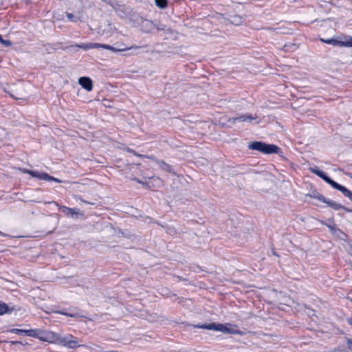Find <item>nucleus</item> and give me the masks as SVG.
<instances>
[{"mask_svg":"<svg viewBox=\"0 0 352 352\" xmlns=\"http://www.w3.org/2000/svg\"><path fill=\"white\" fill-rule=\"evenodd\" d=\"M41 340H47L53 343L58 344L66 346L69 349H76L81 345L78 344L76 339L72 335L62 336L59 334H55L52 332H48L46 333L45 338H41Z\"/></svg>","mask_w":352,"mask_h":352,"instance_id":"1","label":"nucleus"},{"mask_svg":"<svg viewBox=\"0 0 352 352\" xmlns=\"http://www.w3.org/2000/svg\"><path fill=\"white\" fill-rule=\"evenodd\" d=\"M196 327L209 329V330H214V331H221L223 333H228L234 334V335H243V332L236 329V327L235 325H232L230 324H219V323L216 324V323L213 322V323H210L208 325H206V324L201 325V326L197 325V326H196Z\"/></svg>","mask_w":352,"mask_h":352,"instance_id":"2","label":"nucleus"},{"mask_svg":"<svg viewBox=\"0 0 352 352\" xmlns=\"http://www.w3.org/2000/svg\"><path fill=\"white\" fill-rule=\"evenodd\" d=\"M76 47L78 48H80V49H83L85 50H90V49H93V48H102V49L111 50L114 52H122V51H125L127 50H138V49L141 48V46H138V45L131 46L130 47H126L124 46V44H122V47L116 48V47H114L109 45L94 43H82L80 45H77Z\"/></svg>","mask_w":352,"mask_h":352,"instance_id":"3","label":"nucleus"},{"mask_svg":"<svg viewBox=\"0 0 352 352\" xmlns=\"http://www.w3.org/2000/svg\"><path fill=\"white\" fill-rule=\"evenodd\" d=\"M251 150L258 151L264 154L277 153L279 148L274 144H269L263 142H253L248 145Z\"/></svg>","mask_w":352,"mask_h":352,"instance_id":"4","label":"nucleus"},{"mask_svg":"<svg viewBox=\"0 0 352 352\" xmlns=\"http://www.w3.org/2000/svg\"><path fill=\"white\" fill-rule=\"evenodd\" d=\"M17 170L23 173L29 174L32 177L38 178L41 180L54 181V182H56L58 183L62 182L61 180H60L57 178H55L54 177H52L45 173H40V172H37V171H33V170H28V169L23 168H18Z\"/></svg>","mask_w":352,"mask_h":352,"instance_id":"5","label":"nucleus"},{"mask_svg":"<svg viewBox=\"0 0 352 352\" xmlns=\"http://www.w3.org/2000/svg\"><path fill=\"white\" fill-rule=\"evenodd\" d=\"M258 118V116L256 115L252 116L251 114L247 113L241 115L239 117L231 118L228 120V122L232 124H235L237 122L252 123L253 121H255L256 123H259V121L257 120Z\"/></svg>","mask_w":352,"mask_h":352,"instance_id":"6","label":"nucleus"},{"mask_svg":"<svg viewBox=\"0 0 352 352\" xmlns=\"http://www.w3.org/2000/svg\"><path fill=\"white\" fill-rule=\"evenodd\" d=\"M128 151L133 153V155L140 157H146L148 159H151L152 160L155 161L159 165L160 168L162 170L166 171V172H169V173L173 172L172 167L169 164L165 163L163 161H159L153 157H149V156H146L144 155L138 154L135 151H133L132 149H128Z\"/></svg>","mask_w":352,"mask_h":352,"instance_id":"7","label":"nucleus"},{"mask_svg":"<svg viewBox=\"0 0 352 352\" xmlns=\"http://www.w3.org/2000/svg\"><path fill=\"white\" fill-rule=\"evenodd\" d=\"M79 85L87 91H90L93 89V82L89 77L83 76L78 78Z\"/></svg>","mask_w":352,"mask_h":352,"instance_id":"8","label":"nucleus"},{"mask_svg":"<svg viewBox=\"0 0 352 352\" xmlns=\"http://www.w3.org/2000/svg\"><path fill=\"white\" fill-rule=\"evenodd\" d=\"M113 27L108 22L104 23L98 28V33L101 35L109 36L113 31Z\"/></svg>","mask_w":352,"mask_h":352,"instance_id":"9","label":"nucleus"},{"mask_svg":"<svg viewBox=\"0 0 352 352\" xmlns=\"http://www.w3.org/2000/svg\"><path fill=\"white\" fill-rule=\"evenodd\" d=\"M323 42L329 44H333L336 45L338 43L339 45L342 47H352V37H349L347 40L345 41H337L336 40L333 39H329V40H322Z\"/></svg>","mask_w":352,"mask_h":352,"instance_id":"10","label":"nucleus"},{"mask_svg":"<svg viewBox=\"0 0 352 352\" xmlns=\"http://www.w3.org/2000/svg\"><path fill=\"white\" fill-rule=\"evenodd\" d=\"M59 208L66 215L72 217H76L80 214L79 209L71 208L66 206H59Z\"/></svg>","mask_w":352,"mask_h":352,"instance_id":"11","label":"nucleus"},{"mask_svg":"<svg viewBox=\"0 0 352 352\" xmlns=\"http://www.w3.org/2000/svg\"><path fill=\"white\" fill-rule=\"evenodd\" d=\"M310 171L314 174H316V175H318V177H320V178H322L324 181H325L327 183H329L330 181L331 180V179L330 177H329L328 176H327L324 172H322V170H320L317 166H315L314 168H309Z\"/></svg>","mask_w":352,"mask_h":352,"instance_id":"12","label":"nucleus"},{"mask_svg":"<svg viewBox=\"0 0 352 352\" xmlns=\"http://www.w3.org/2000/svg\"><path fill=\"white\" fill-rule=\"evenodd\" d=\"M10 332L15 333H25L28 336L36 337V330L34 329H12L10 330Z\"/></svg>","mask_w":352,"mask_h":352,"instance_id":"13","label":"nucleus"},{"mask_svg":"<svg viewBox=\"0 0 352 352\" xmlns=\"http://www.w3.org/2000/svg\"><path fill=\"white\" fill-rule=\"evenodd\" d=\"M141 27L144 32H149L155 28V25L149 20H143L141 23Z\"/></svg>","mask_w":352,"mask_h":352,"instance_id":"14","label":"nucleus"},{"mask_svg":"<svg viewBox=\"0 0 352 352\" xmlns=\"http://www.w3.org/2000/svg\"><path fill=\"white\" fill-rule=\"evenodd\" d=\"M320 200L323 201L324 203H327L331 208H333L336 210H339L340 209H345L342 205L340 204L336 203L333 201H327L325 198L322 196H320L318 198Z\"/></svg>","mask_w":352,"mask_h":352,"instance_id":"15","label":"nucleus"},{"mask_svg":"<svg viewBox=\"0 0 352 352\" xmlns=\"http://www.w3.org/2000/svg\"><path fill=\"white\" fill-rule=\"evenodd\" d=\"M9 94L11 96V97H12L13 98H14L16 100H21V99L24 98V97L25 96L23 90H22V89H14L12 90V91L10 92Z\"/></svg>","mask_w":352,"mask_h":352,"instance_id":"16","label":"nucleus"},{"mask_svg":"<svg viewBox=\"0 0 352 352\" xmlns=\"http://www.w3.org/2000/svg\"><path fill=\"white\" fill-rule=\"evenodd\" d=\"M329 184L331 185L335 189H337V190L341 191L344 196H345V194H346L349 191V190L346 188L336 183V182H334L332 179L330 181Z\"/></svg>","mask_w":352,"mask_h":352,"instance_id":"17","label":"nucleus"},{"mask_svg":"<svg viewBox=\"0 0 352 352\" xmlns=\"http://www.w3.org/2000/svg\"><path fill=\"white\" fill-rule=\"evenodd\" d=\"M229 20L232 24L235 25H241L243 22L242 17L239 15L231 16Z\"/></svg>","mask_w":352,"mask_h":352,"instance_id":"18","label":"nucleus"},{"mask_svg":"<svg viewBox=\"0 0 352 352\" xmlns=\"http://www.w3.org/2000/svg\"><path fill=\"white\" fill-rule=\"evenodd\" d=\"M155 4L160 8H164L167 6V0H155Z\"/></svg>","mask_w":352,"mask_h":352,"instance_id":"19","label":"nucleus"},{"mask_svg":"<svg viewBox=\"0 0 352 352\" xmlns=\"http://www.w3.org/2000/svg\"><path fill=\"white\" fill-rule=\"evenodd\" d=\"M8 311V307L5 303L0 302V315H3Z\"/></svg>","mask_w":352,"mask_h":352,"instance_id":"20","label":"nucleus"},{"mask_svg":"<svg viewBox=\"0 0 352 352\" xmlns=\"http://www.w3.org/2000/svg\"><path fill=\"white\" fill-rule=\"evenodd\" d=\"M0 43H1L3 45L8 47L12 45L11 41L8 40H4L3 39L2 36L0 35Z\"/></svg>","mask_w":352,"mask_h":352,"instance_id":"21","label":"nucleus"},{"mask_svg":"<svg viewBox=\"0 0 352 352\" xmlns=\"http://www.w3.org/2000/svg\"><path fill=\"white\" fill-rule=\"evenodd\" d=\"M322 223L327 226L330 229V230L331 231L332 233L335 234L336 232L337 229H336V226L327 224V223H324L323 221H322Z\"/></svg>","mask_w":352,"mask_h":352,"instance_id":"22","label":"nucleus"},{"mask_svg":"<svg viewBox=\"0 0 352 352\" xmlns=\"http://www.w3.org/2000/svg\"><path fill=\"white\" fill-rule=\"evenodd\" d=\"M346 344L348 349L352 352V339L348 338L346 340Z\"/></svg>","mask_w":352,"mask_h":352,"instance_id":"23","label":"nucleus"},{"mask_svg":"<svg viewBox=\"0 0 352 352\" xmlns=\"http://www.w3.org/2000/svg\"><path fill=\"white\" fill-rule=\"evenodd\" d=\"M155 28L158 30H166V27L162 24L155 25Z\"/></svg>","mask_w":352,"mask_h":352,"instance_id":"24","label":"nucleus"},{"mask_svg":"<svg viewBox=\"0 0 352 352\" xmlns=\"http://www.w3.org/2000/svg\"><path fill=\"white\" fill-rule=\"evenodd\" d=\"M67 17L69 21H75L74 16L72 13H67Z\"/></svg>","mask_w":352,"mask_h":352,"instance_id":"25","label":"nucleus"},{"mask_svg":"<svg viewBox=\"0 0 352 352\" xmlns=\"http://www.w3.org/2000/svg\"><path fill=\"white\" fill-rule=\"evenodd\" d=\"M345 196L347 197L351 201H352V192L349 190L346 194H345Z\"/></svg>","mask_w":352,"mask_h":352,"instance_id":"26","label":"nucleus"},{"mask_svg":"<svg viewBox=\"0 0 352 352\" xmlns=\"http://www.w3.org/2000/svg\"><path fill=\"white\" fill-rule=\"evenodd\" d=\"M7 135L8 134L4 131V130L0 128V135L5 136L4 138H6Z\"/></svg>","mask_w":352,"mask_h":352,"instance_id":"27","label":"nucleus"},{"mask_svg":"<svg viewBox=\"0 0 352 352\" xmlns=\"http://www.w3.org/2000/svg\"><path fill=\"white\" fill-rule=\"evenodd\" d=\"M61 314L67 316H69V317H76L77 316V314H70L64 313V312H61Z\"/></svg>","mask_w":352,"mask_h":352,"instance_id":"28","label":"nucleus"},{"mask_svg":"<svg viewBox=\"0 0 352 352\" xmlns=\"http://www.w3.org/2000/svg\"><path fill=\"white\" fill-rule=\"evenodd\" d=\"M348 322H349L351 325H352V318H349V319H348Z\"/></svg>","mask_w":352,"mask_h":352,"instance_id":"29","label":"nucleus"},{"mask_svg":"<svg viewBox=\"0 0 352 352\" xmlns=\"http://www.w3.org/2000/svg\"><path fill=\"white\" fill-rule=\"evenodd\" d=\"M50 204H56V206H58V204L57 203H56V202L52 201V202H50Z\"/></svg>","mask_w":352,"mask_h":352,"instance_id":"30","label":"nucleus"},{"mask_svg":"<svg viewBox=\"0 0 352 352\" xmlns=\"http://www.w3.org/2000/svg\"><path fill=\"white\" fill-rule=\"evenodd\" d=\"M0 235H3V233L0 232Z\"/></svg>","mask_w":352,"mask_h":352,"instance_id":"31","label":"nucleus"}]
</instances>
